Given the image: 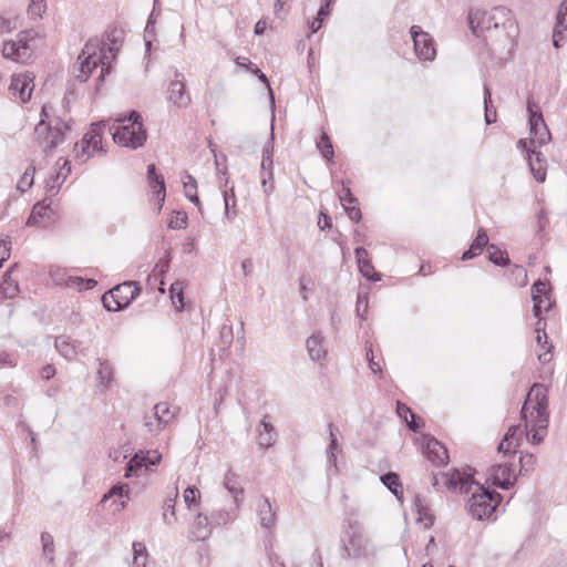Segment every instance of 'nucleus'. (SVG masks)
I'll list each match as a JSON object with an SVG mask.
<instances>
[{
	"label": "nucleus",
	"instance_id": "nucleus-1",
	"mask_svg": "<svg viewBox=\"0 0 567 567\" xmlns=\"http://www.w3.org/2000/svg\"><path fill=\"white\" fill-rule=\"evenodd\" d=\"M468 25L473 34L483 37L493 44L512 53L518 35V25L511 10L505 7H495L492 10L471 9L467 16Z\"/></svg>",
	"mask_w": 567,
	"mask_h": 567
},
{
	"label": "nucleus",
	"instance_id": "nucleus-2",
	"mask_svg": "<svg viewBox=\"0 0 567 567\" xmlns=\"http://www.w3.org/2000/svg\"><path fill=\"white\" fill-rule=\"evenodd\" d=\"M525 435L529 443L540 444L548 432L549 409L548 388L543 383H534L520 410Z\"/></svg>",
	"mask_w": 567,
	"mask_h": 567
},
{
	"label": "nucleus",
	"instance_id": "nucleus-3",
	"mask_svg": "<svg viewBox=\"0 0 567 567\" xmlns=\"http://www.w3.org/2000/svg\"><path fill=\"white\" fill-rule=\"evenodd\" d=\"M106 40L107 42L91 39L85 43L78 58L80 62V73L75 75L78 80L86 81L99 65L101 66L100 80L111 71V63L115 60L121 44L116 39V31L109 33Z\"/></svg>",
	"mask_w": 567,
	"mask_h": 567
},
{
	"label": "nucleus",
	"instance_id": "nucleus-4",
	"mask_svg": "<svg viewBox=\"0 0 567 567\" xmlns=\"http://www.w3.org/2000/svg\"><path fill=\"white\" fill-rule=\"evenodd\" d=\"M115 122L116 126H110L114 143L131 150H137L145 144L147 133L138 112L131 111L127 116H121Z\"/></svg>",
	"mask_w": 567,
	"mask_h": 567
},
{
	"label": "nucleus",
	"instance_id": "nucleus-5",
	"mask_svg": "<svg viewBox=\"0 0 567 567\" xmlns=\"http://www.w3.org/2000/svg\"><path fill=\"white\" fill-rule=\"evenodd\" d=\"M70 130L69 122L58 116L51 118L44 105L41 111L40 122L34 128L35 141L43 152L49 154L64 141L65 134Z\"/></svg>",
	"mask_w": 567,
	"mask_h": 567
},
{
	"label": "nucleus",
	"instance_id": "nucleus-6",
	"mask_svg": "<svg viewBox=\"0 0 567 567\" xmlns=\"http://www.w3.org/2000/svg\"><path fill=\"white\" fill-rule=\"evenodd\" d=\"M377 549L372 545L364 529L357 523H349L341 535V556L346 559H367L375 556Z\"/></svg>",
	"mask_w": 567,
	"mask_h": 567
},
{
	"label": "nucleus",
	"instance_id": "nucleus-7",
	"mask_svg": "<svg viewBox=\"0 0 567 567\" xmlns=\"http://www.w3.org/2000/svg\"><path fill=\"white\" fill-rule=\"evenodd\" d=\"M471 494L467 504L468 513L478 520L489 518L502 501V496L497 492L485 488L478 483L474 486Z\"/></svg>",
	"mask_w": 567,
	"mask_h": 567
},
{
	"label": "nucleus",
	"instance_id": "nucleus-8",
	"mask_svg": "<svg viewBox=\"0 0 567 567\" xmlns=\"http://www.w3.org/2000/svg\"><path fill=\"white\" fill-rule=\"evenodd\" d=\"M141 287L136 281H125L102 296V302L107 311H120L128 307L140 295Z\"/></svg>",
	"mask_w": 567,
	"mask_h": 567
},
{
	"label": "nucleus",
	"instance_id": "nucleus-9",
	"mask_svg": "<svg viewBox=\"0 0 567 567\" xmlns=\"http://www.w3.org/2000/svg\"><path fill=\"white\" fill-rule=\"evenodd\" d=\"M109 124V120H103L91 125L90 131L83 136L81 141L82 154H78V157L81 158L82 162H85L95 153L103 152L102 127H106Z\"/></svg>",
	"mask_w": 567,
	"mask_h": 567
},
{
	"label": "nucleus",
	"instance_id": "nucleus-10",
	"mask_svg": "<svg viewBox=\"0 0 567 567\" xmlns=\"http://www.w3.org/2000/svg\"><path fill=\"white\" fill-rule=\"evenodd\" d=\"M410 33L414 43L416 56L422 61H433L436 56V49L433 38L420 25H412Z\"/></svg>",
	"mask_w": 567,
	"mask_h": 567
},
{
	"label": "nucleus",
	"instance_id": "nucleus-11",
	"mask_svg": "<svg viewBox=\"0 0 567 567\" xmlns=\"http://www.w3.org/2000/svg\"><path fill=\"white\" fill-rule=\"evenodd\" d=\"M161 458L162 455L157 451H140L127 462L124 476L126 478L140 476L143 468L147 471L148 466L158 464Z\"/></svg>",
	"mask_w": 567,
	"mask_h": 567
},
{
	"label": "nucleus",
	"instance_id": "nucleus-12",
	"mask_svg": "<svg viewBox=\"0 0 567 567\" xmlns=\"http://www.w3.org/2000/svg\"><path fill=\"white\" fill-rule=\"evenodd\" d=\"M167 100L177 107H186L192 101L189 93L186 91L185 75L178 70L174 71V79L168 85Z\"/></svg>",
	"mask_w": 567,
	"mask_h": 567
},
{
	"label": "nucleus",
	"instance_id": "nucleus-13",
	"mask_svg": "<svg viewBox=\"0 0 567 567\" xmlns=\"http://www.w3.org/2000/svg\"><path fill=\"white\" fill-rule=\"evenodd\" d=\"M423 453L433 464L446 465L449 462L446 447L434 437H424Z\"/></svg>",
	"mask_w": 567,
	"mask_h": 567
},
{
	"label": "nucleus",
	"instance_id": "nucleus-14",
	"mask_svg": "<svg viewBox=\"0 0 567 567\" xmlns=\"http://www.w3.org/2000/svg\"><path fill=\"white\" fill-rule=\"evenodd\" d=\"M257 517L261 528L268 532L275 529L277 525V511L266 496H261L257 502Z\"/></svg>",
	"mask_w": 567,
	"mask_h": 567
},
{
	"label": "nucleus",
	"instance_id": "nucleus-15",
	"mask_svg": "<svg viewBox=\"0 0 567 567\" xmlns=\"http://www.w3.org/2000/svg\"><path fill=\"white\" fill-rule=\"evenodd\" d=\"M491 475L494 485L501 487L502 489H509L511 487L514 486L516 482V475L513 468V464L507 462L494 465L492 467Z\"/></svg>",
	"mask_w": 567,
	"mask_h": 567
},
{
	"label": "nucleus",
	"instance_id": "nucleus-16",
	"mask_svg": "<svg viewBox=\"0 0 567 567\" xmlns=\"http://www.w3.org/2000/svg\"><path fill=\"white\" fill-rule=\"evenodd\" d=\"M445 480L450 489L460 491L461 493L466 494H470L477 484L473 481L470 474L461 472L457 468H453L451 473H446Z\"/></svg>",
	"mask_w": 567,
	"mask_h": 567
},
{
	"label": "nucleus",
	"instance_id": "nucleus-17",
	"mask_svg": "<svg viewBox=\"0 0 567 567\" xmlns=\"http://www.w3.org/2000/svg\"><path fill=\"white\" fill-rule=\"evenodd\" d=\"M528 166L538 183H544L547 176V158L538 148H528Z\"/></svg>",
	"mask_w": 567,
	"mask_h": 567
},
{
	"label": "nucleus",
	"instance_id": "nucleus-18",
	"mask_svg": "<svg viewBox=\"0 0 567 567\" xmlns=\"http://www.w3.org/2000/svg\"><path fill=\"white\" fill-rule=\"evenodd\" d=\"M567 0H563L559 4L556 16V23L553 31V45L556 49L563 47L567 39Z\"/></svg>",
	"mask_w": 567,
	"mask_h": 567
},
{
	"label": "nucleus",
	"instance_id": "nucleus-19",
	"mask_svg": "<svg viewBox=\"0 0 567 567\" xmlns=\"http://www.w3.org/2000/svg\"><path fill=\"white\" fill-rule=\"evenodd\" d=\"M213 528L209 516L198 513L194 518L188 538L194 542L205 540L212 534Z\"/></svg>",
	"mask_w": 567,
	"mask_h": 567
},
{
	"label": "nucleus",
	"instance_id": "nucleus-20",
	"mask_svg": "<svg viewBox=\"0 0 567 567\" xmlns=\"http://www.w3.org/2000/svg\"><path fill=\"white\" fill-rule=\"evenodd\" d=\"M33 87V78L29 74L24 73L12 76L10 90L13 94H18L22 102L30 100Z\"/></svg>",
	"mask_w": 567,
	"mask_h": 567
},
{
	"label": "nucleus",
	"instance_id": "nucleus-21",
	"mask_svg": "<svg viewBox=\"0 0 567 567\" xmlns=\"http://www.w3.org/2000/svg\"><path fill=\"white\" fill-rule=\"evenodd\" d=\"M306 347L309 357L312 361L320 362L326 359L328 350L324 343V338L321 332L312 333L306 341Z\"/></svg>",
	"mask_w": 567,
	"mask_h": 567
},
{
	"label": "nucleus",
	"instance_id": "nucleus-22",
	"mask_svg": "<svg viewBox=\"0 0 567 567\" xmlns=\"http://www.w3.org/2000/svg\"><path fill=\"white\" fill-rule=\"evenodd\" d=\"M354 254L359 270L362 276L372 281L381 280L380 275L374 270L367 249L363 247H358L355 248Z\"/></svg>",
	"mask_w": 567,
	"mask_h": 567
},
{
	"label": "nucleus",
	"instance_id": "nucleus-23",
	"mask_svg": "<svg viewBox=\"0 0 567 567\" xmlns=\"http://www.w3.org/2000/svg\"><path fill=\"white\" fill-rule=\"evenodd\" d=\"M147 179H148L151 187L157 188L154 192V196L156 197V199L158 202L157 210L159 212L165 202L166 189H165L164 178L156 173V167L154 164H150L147 166Z\"/></svg>",
	"mask_w": 567,
	"mask_h": 567
},
{
	"label": "nucleus",
	"instance_id": "nucleus-24",
	"mask_svg": "<svg viewBox=\"0 0 567 567\" xmlns=\"http://www.w3.org/2000/svg\"><path fill=\"white\" fill-rule=\"evenodd\" d=\"M522 433L520 425H512L498 444V452L504 453V455L508 453L515 454L516 447L519 445Z\"/></svg>",
	"mask_w": 567,
	"mask_h": 567
},
{
	"label": "nucleus",
	"instance_id": "nucleus-25",
	"mask_svg": "<svg viewBox=\"0 0 567 567\" xmlns=\"http://www.w3.org/2000/svg\"><path fill=\"white\" fill-rule=\"evenodd\" d=\"M4 59L12 60L18 63H25L31 58L30 48H19L14 41H6L2 48Z\"/></svg>",
	"mask_w": 567,
	"mask_h": 567
},
{
	"label": "nucleus",
	"instance_id": "nucleus-26",
	"mask_svg": "<svg viewBox=\"0 0 567 567\" xmlns=\"http://www.w3.org/2000/svg\"><path fill=\"white\" fill-rule=\"evenodd\" d=\"M223 485L234 497L235 507L237 509L244 499V488L238 482V475L231 470H228L224 476Z\"/></svg>",
	"mask_w": 567,
	"mask_h": 567
},
{
	"label": "nucleus",
	"instance_id": "nucleus-27",
	"mask_svg": "<svg viewBox=\"0 0 567 567\" xmlns=\"http://www.w3.org/2000/svg\"><path fill=\"white\" fill-rule=\"evenodd\" d=\"M257 442L261 449L270 447L276 441V431L272 424L265 416L257 426Z\"/></svg>",
	"mask_w": 567,
	"mask_h": 567
},
{
	"label": "nucleus",
	"instance_id": "nucleus-28",
	"mask_svg": "<svg viewBox=\"0 0 567 567\" xmlns=\"http://www.w3.org/2000/svg\"><path fill=\"white\" fill-rule=\"evenodd\" d=\"M52 214L53 210L51 209V203L47 204V199L39 202L32 207V212L28 217L27 225L34 226L43 223L44 220H50Z\"/></svg>",
	"mask_w": 567,
	"mask_h": 567
},
{
	"label": "nucleus",
	"instance_id": "nucleus-29",
	"mask_svg": "<svg viewBox=\"0 0 567 567\" xmlns=\"http://www.w3.org/2000/svg\"><path fill=\"white\" fill-rule=\"evenodd\" d=\"M486 246H489L487 234H486L485 229L480 228L477 231V235H476L475 239L473 240V243L471 244L470 248L463 252L462 259L470 260V259L478 256L480 254H482L483 249Z\"/></svg>",
	"mask_w": 567,
	"mask_h": 567
},
{
	"label": "nucleus",
	"instance_id": "nucleus-30",
	"mask_svg": "<svg viewBox=\"0 0 567 567\" xmlns=\"http://www.w3.org/2000/svg\"><path fill=\"white\" fill-rule=\"evenodd\" d=\"M54 346L58 352L66 360H73L78 354L79 342L71 341L69 337H56Z\"/></svg>",
	"mask_w": 567,
	"mask_h": 567
},
{
	"label": "nucleus",
	"instance_id": "nucleus-31",
	"mask_svg": "<svg viewBox=\"0 0 567 567\" xmlns=\"http://www.w3.org/2000/svg\"><path fill=\"white\" fill-rule=\"evenodd\" d=\"M381 482L386 488L396 496L399 501H402L403 487L400 482L399 475L394 472H388L380 477Z\"/></svg>",
	"mask_w": 567,
	"mask_h": 567
},
{
	"label": "nucleus",
	"instance_id": "nucleus-32",
	"mask_svg": "<svg viewBox=\"0 0 567 567\" xmlns=\"http://www.w3.org/2000/svg\"><path fill=\"white\" fill-rule=\"evenodd\" d=\"M530 138L529 144L535 148H540L542 146L548 144L551 140L550 131L547 125L542 127H535L529 130Z\"/></svg>",
	"mask_w": 567,
	"mask_h": 567
},
{
	"label": "nucleus",
	"instance_id": "nucleus-33",
	"mask_svg": "<svg viewBox=\"0 0 567 567\" xmlns=\"http://www.w3.org/2000/svg\"><path fill=\"white\" fill-rule=\"evenodd\" d=\"M528 124L529 130L535 127L546 126L544 116L539 106L533 99L527 100Z\"/></svg>",
	"mask_w": 567,
	"mask_h": 567
},
{
	"label": "nucleus",
	"instance_id": "nucleus-34",
	"mask_svg": "<svg viewBox=\"0 0 567 567\" xmlns=\"http://www.w3.org/2000/svg\"><path fill=\"white\" fill-rule=\"evenodd\" d=\"M156 419H158L162 429L166 427L175 417V412H173L166 402H159L154 405L152 409Z\"/></svg>",
	"mask_w": 567,
	"mask_h": 567
},
{
	"label": "nucleus",
	"instance_id": "nucleus-35",
	"mask_svg": "<svg viewBox=\"0 0 567 567\" xmlns=\"http://www.w3.org/2000/svg\"><path fill=\"white\" fill-rule=\"evenodd\" d=\"M396 413L398 415L403 419L409 429L413 432L419 431L420 424L417 423V416L412 412V410L404 403L398 401L396 402Z\"/></svg>",
	"mask_w": 567,
	"mask_h": 567
},
{
	"label": "nucleus",
	"instance_id": "nucleus-36",
	"mask_svg": "<svg viewBox=\"0 0 567 567\" xmlns=\"http://www.w3.org/2000/svg\"><path fill=\"white\" fill-rule=\"evenodd\" d=\"M0 292L4 298H13L19 292V285L16 279L12 278L11 271H6L2 276L0 284Z\"/></svg>",
	"mask_w": 567,
	"mask_h": 567
},
{
	"label": "nucleus",
	"instance_id": "nucleus-37",
	"mask_svg": "<svg viewBox=\"0 0 567 567\" xmlns=\"http://www.w3.org/2000/svg\"><path fill=\"white\" fill-rule=\"evenodd\" d=\"M330 442L327 450V462L329 465L337 466V452H338V440H337V427L329 423L328 425Z\"/></svg>",
	"mask_w": 567,
	"mask_h": 567
},
{
	"label": "nucleus",
	"instance_id": "nucleus-38",
	"mask_svg": "<svg viewBox=\"0 0 567 567\" xmlns=\"http://www.w3.org/2000/svg\"><path fill=\"white\" fill-rule=\"evenodd\" d=\"M100 367L97 370L99 386L107 388L113 379V367L107 360H99Z\"/></svg>",
	"mask_w": 567,
	"mask_h": 567
},
{
	"label": "nucleus",
	"instance_id": "nucleus-39",
	"mask_svg": "<svg viewBox=\"0 0 567 567\" xmlns=\"http://www.w3.org/2000/svg\"><path fill=\"white\" fill-rule=\"evenodd\" d=\"M223 197L225 204V216L227 219L233 220L237 215L236 196L234 187H230L229 189L225 190Z\"/></svg>",
	"mask_w": 567,
	"mask_h": 567
},
{
	"label": "nucleus",
	"instance_id": "nucleus-40",
	"mask_svg": "<svg viewBox=\"0 0 567 567\" xmlns=\"http://www.w3.org/2000/svg\"><path fill=\"white\" fill-rule=\"evenodd\" d=\"M209 518H210V522L214 527L224 526V525L229 524L230 522H233L236 518V513L226 511V509H218V511H214L209 515Z\"/></svg>",
	"mask_w": 567,
	"mask_h": 567
},
{
	"label": "nucleus",
	"instance_id": "nucleus-41",
	"mask_svg": "<svg viewBox=\"0 0 567 567\" xmlns=\"http://www.w3.org/2000/svg\"><path fill=\"white\" fill-rule=\"evenodd\" d=\"M147 550L143 543H133V561L132 567H146Z\"/></svg>",
	"mask_w": 567,
	"mask_h": 567
},
{
	"label": "nucleus",
	"instance_id": "nucleus-42",
	"mask_svg": "<svg viewBox=\"0 0 567 567\" xmlns=\"http://www.w3.org/2000/svg\"><path fill=\"white\" fill-rule=\"evenodd\" d=\"M488 260L496 266H507L509 258L507 254L497 248L495 245L487 246Z\"/></svg>",
	"mask_w": 567,
	"mask_h": 567
},
{
	"label": "nucleus",
	"instance_id": "nucleus-43",
	"mask_svg": "<svg viewBox=\"0 0 567 567\" xmlns=\"http://www.w3.org/2000/svg\"><path fill=\"white\" fill-rule=\"evenodd\" d=\"M184 502L188 509L197 508L200 504V492L196 486H188L183 494Z\"/></svg>",
	"mask_w": 567,
	"mask_h": 567
},
{
	"label": "nucleus",
	"instance_id": "nucleus-44",
	"mask_svg": "<svg viewBox=\"0 0 567 567\" xmlns=\"http://www.w3.org/2000/svg\"><path fill=\"white\" fill-rule=\"evenodd\" d=\"M66 286L71 288H78L80 291L82 290H91L96 286V280L94 279H84L78 276H70L66 280Z\"/></svg>",
	"mask_w": 567,
	"mask_h": 567
},
{
	"label": "nucleus",
	"instance_id": "nucleus-45",
	"mask_svg": "<svg viewBox=\"0 0 567 567\" xmlns=\"http://www.w3.org/2000/svg\"><path fill=\"white\" fill-rule=\"evenodd\" d=\"M492 103V94L489 86L484 84V109H485V122L486 124H492L496 122V110L491 106Z\"/></svg>",
	"mask_w": 567,
	"mask_h": 567
},
{
	"label": "nucleus",
	"instance_id": "nucleus-46",
	"mask_svg": "<svg viewBox=\"0 0 567 567\" xmlns=\"http://www.w3.org/2000/svg\"><path fill=\"white\" fill-rule=\"evenodd\" d=\"M184 285L182 281H175L171 285V298L178 311L184 308Z\"/></svg>",
	"mask_w": 567,
	"mask_h": 567
},
{
	"label": "nucleus",
	"instance_id": "nucleus-47",
	"mask_svg": "<svg viewBox=\"0 0 567 567\" xmlns=\"http://www.w3.org/2000/svg\"><path fill=\"white\" fill-rule=\"evenodd\" d=\"M177 496H178V489L175 488L174 497H168L165 501L163 519L167 524H171L173 520L176 519V516H175V503H176Z\"/></svg>",
	"mask_w": 567,
	"mask_h": 567
},
{
	"label": "nucleus",
	"instance_id": "nucleus-48",
	"mask_svg": "<svg viewBox=\"0 0 567 567\" xmlns=\"http://www.w3.org/2000/svg\"><path fill=\"white\" fill-rule=\"evenodd\" d=\"M34 172H35V168L32 165H30L29 167L25 168L23 175L20 177V179L17 183V188L20 192L24 193L32 186Z\"/></svg>",
	"mask_w": 567,
	"mask_h": 567
},
{
	"label": "nucleus",
	"instance_id": "nucleus-49",
	"mask_svg": "<svg viewBox=\"0 0 567 567\" xmlns=\"http://www.w3.org/2000/svg\"><path fill=\"white\" fill-rule=\"evenodd\" d=\"M317 146L320 150L321 155L326 159L332 161V158L334 156V152H333L332 143H331L329 136L327 135V133H322L320 141L317 143Z\"/></svg>",
	"mask_w": 567,
	"mask_h": 567
},
{
	"label": "nucleus",
	"instance_id": "nucleus-50",
	"mask_svg": "<svg viewBox=\"0 0 567 567\" xmlns=\"http://www.w3.org/2000/svg\"><path fill=\"white\" fill-rule=\"evenodd\" d=\"M41 543L44 556L49 559L50 563H52L54 553V542L52 535L43 532L41 534Z\"/></svg>",
	"mask_w": 567,
	"mask_h": 567
},
{
	"label": "nucleus",
	"instance_id": "nucleus-51",
	"mask_svg": "<svg viewBox=\"0 0 567 567\" xmlns=\"http://www.w3.org/2000/svg\"><path fill=\"white\" fill-rule=\"evenodd\" d=\"M45 9V0H31V3L29 4L28 8V13L31 17V19L37 20L42 17Z\"/></svg>",
	"mask_w": 567,
	"mask_h": 567
},
{
	"label": "nucleus",
	"instance_id": "nucleus-52",
	"mask_svg": "<svg viewBox=\"0 0 567 567\" xmlns=\"http://www.w3.org/2000/svg\"><path fill=\"white\" fill-rule=\"evenodd\" d=\"M187 220L188 217L185 212H176L168 220V227L171 229H185L187 227Z\"/></svg>",
	"mask_w": 567,
	"mask_h": 567
},
{
	"label": "nucleus",
	"instance_id": "nucleus-53",
	"mask_svg": "<svg viewBox=\"0 0 567 567\" xmlns=\"http://www.w3.org/2000/svg\"><path fill=\"white\" fill-rule=\"evenodd\" d=\"M548 284L542 280H537L532 286V299L533 300H544L547 296Z\"/></svg>",
	"mask_w": 567,
	"mask_h": 567
},
{
	"label": "nucleus",
	"instance_id": "nucleus-54",
	"mask_svg": "<svg viewBox=\"0 0 567 567\" xmlns=\"http://www.w3.org/2000/svg\"><path fill=\"white\" fill-rule=\"evenodd\" d=\"M349 184H350L349 181H347V182L342 181V189L338 193L339 199L343 207H346L347 204L357 203V198L351 193Z\"/></svg>",
	"mask_w": 567,
	"mask_h": 567
},
{
	"label": "nucleus",
	"instance_id": "nucleus-55",
	"mask_svg": "<svg viewBox=\"0 0 567 567\" xmlns=\"http://www.w3.org/2000/svg\"><path fill=\"white\" fill-rule=\"evenodd\" d=\"M18 28L16 17H4L0 14V34L10 33Z\"/></svg>",
	"mask_w": 567,
	"mask_h": 567
},
{
	"label": "nucleus",
	"instance_id": "nucleus-56",
	"mask_svg": "<svg viewBox=\"0 0 567 567\" xmlns=\"http://www.w3.org/2000/svg\"><path fill=\"white\" fill-rule=\"evenodd\" d=\"M144 426L147 429L150 433H157L161 430H163L162 425L158 422V419H156L153 411L144 415Z\"/></svg>",
	"mask_w": 567,
	"mask_h": 567
},
{
	"label": "nucleus",
	"instance_id": "nucleus-57",
	"mask_svg": "<svg viewBox=\"0 0 567 567\" xmlns=\"http://www.w3.org/2000/svg\"><path fill=\"white\" fill-rule=\"evenodd\" d=\"M35 38V31L33 30H23L17 34V40L14 41L19 48H29V42Z\"/></svg>",
	"mask_w": 567,
	"mask_h": 567
},
{
	"label": "nucleus",
	"instance_id": "nucleus-58",
	"mask_svg": "<svg viewBox=\"0 0 567 567\" xmlns=\"http://www.w3.org/2000/svg\"><path fill=\"white\" fill-rule=\"evenodd\" d=\"M261 185H262V188H264V193L269 196L274 189H275V181H274V173L272 172H268V173H264V175H261Z\"/></svg>",
	"mask_w": 567,
	"mask_h": 567
},
{
	"label": "nucleus",
	"instance_id": "nucleus-59",
	"mask_svg": "<svg viewBox=\"0 0 567 567\" xmlns=\"http://www.w3.org/2000/svg\"><path fill=\"white\" fill-rule=\"evenodd\" d=\"M233 327L230 324H224L220 329V339L225 348H228L233 342Z\"/></svg>",
	"mask_w": 567,
	"mask_h": 567
},
{
	"label": "nucleus",
	"instance_id": "nucleus-60",
	"mask_svg": "<svg viewBox=\"0 0 567 567\" xmlns=\"http://www.w3.org/2000/svg\"><path fill=\"white\" fill-rule=\"evenodd\" d=\"M513 275L515 276L516 284L519 287H524L527 285V271L522 266H515L513 269Z\"/></svg>",
	"mask_w": 567,
	"mask_h": 567
},
{
	"label": "nucleus",
	"instance_id": "nucleus-61",
	"mask_svg": "<svg viewBox=\"0 0 567 567\" xmlns=\"http://www.w3.org/2000/svg\"><path fill=\"white\" fill-rule=\"evenodd\" d=\"M11 241L0 239V268L10 258Z\"/></svg>",
	"mask_w": 567,
	"mask_h": 567
},
{
	"label": "nucleus",
	"instance_id": "nucleus-62",
	"mask_svg": "<svg viewBox=\"0 0 567 567\" xmlns=\"http://www.w3.org/2000/svg\"><path fill=\"white\" fill-rule=\"evenodd\" d=\"M186 181L183 182L184 184V194L185 196H188L190 195L192 193H196L197 192V183H196V179L189 175V174H186Z\"/></svg>",
	"mask_w": 567,
	"mask_h": 567
},
{
	"label": "nucleus",
	"instance_id": "nucleus-63",
	"mask_svg": "<svg viewBox=\"0 0 567 567\" xmlns=\"http://www.w3.org/2000/svg\"><path fill=\"white\" fill-rule=\"evenodd\" d=\"M533 301H534L533 312H534V316L537 318H540V313L544 311L542 302H546L545 311H548L551 306L549 297H545L544 300H533Z\"/></svg>",
	"mask_w": 567,
	"mask_h": 567
},
{
	"label": "nucleus",
	"instance_id": "nucleus-64",
	"mask_svg": "<svg viewBox=\"0 0 567 567\" xmlns=\"http://www.w3.org/2000/svg\"><path fill=\"white\" fill-rule=\"evenodd\" d=\"M128 491L130 489L127 484H118L111 487V489L109 491V495L123 497L128 495Z\"/></svg>",
	"mask_w": 567,
	"mask_h": 567
}]
</instances>
